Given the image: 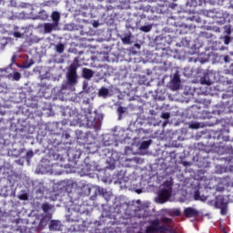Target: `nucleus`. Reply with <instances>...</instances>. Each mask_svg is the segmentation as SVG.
I'll list each match as a JSON object with an SVG mask.
<instances>
[{
  "mask_svg": "<svg viewBox=\"0 0 233 233\" xmlns=\"http://www.w3.org/2000/svg\"><path fill=\"white\" fill-rule=\"evenodd\" d=\"M177 216H179V211L177 212Z\"/></svg>",
  "mask_w": 233,
  "mask_h": 233,
  "instance_id": "a19ab883",
  "label": "nucleus"
},
{
  "mask_svg": "<svg viewBox=\"0 0 233 233\" xmlns=\"http://www.w3.org/2000/svg\"><path fill=\"white\" fill-rule=\"evenodd\" d=\"M199 127H200L199 123L195 122V123L190 124L189 128L198 130V128H199Z\"/></svg>",
  "mask_w": 233,
  "mask_h": 233,
  "instance_id": "bb28decb",
  "label": "nucleus"
},
{
  "mask_svg": "<svg viewBox=\"0 0 233 233\" xmlns=\"http://www.w3.org/2000/svg\"><path fill=\"white\" fill-rule=\"evenodd\" d=\"M149 3H154V2H156V1H161V2H163V3H167V1H168V0H147Z\"/></svg>",
  "mask_w": 233,
  "mask_h": 233,
  "instance_id": "72a5a7b5",
  "label": "nucleus"
},
{
  "mask_svg": "<svg viewBox=\"0 0 233 233\" xmlns=\"http://www.w3.org/2000/svg\"><path fill=\"white\" fill-rule=\"evenodd\" d=\"M150 147V140L149 141H143L140 144V150H147Z\"/></svg>",
  "mask_w": 233,
  "mask_h": 233,
  "instance_id": "412c9836",
  "label": "nucleus"
},
{
  "mask_svg": "<svg viewBox=\"0 0 233 233\" xmlns=\"http://www.w3.org/2000/svg\"><path fill=\"white\" fill-rule=\"evenodd\" d=\"M132 39V34H126L122 38V43L124 45H130V40Z\"/></svg>",
  "mask_w": 233,
  "mask_h": 233,
  "instance_id": "dca6fc26",
  "label": "nucleus"
},
{
  "mask_svg": "<svg viewBox=\"0 0 233 233\" xmlns=\"http://www.w3.org/2000/svg\"><path fill=\"white\" fill-rule=\"evenodd\" d=\"M87 86H88L87 85H84V90L85 92H86V94H88V89H86Z\"/></svg>",
  "mask_w": 233,
  "mask_h": 233,
  "instance_id": "e433bc0d",
  "label": "nucleus"
},
{
  "mask_svg": "<svg viewBox=\"0 0 233 233\" xmlns=\"http://www.w3.org/2000/svg\"><path fill=\"white\" fill-rule=\"evenodd\" d=\"M79 66V57H75L73 60V63L69 66L67 74H66V79L67 84L70 85V86H74V85H77V67Z\"/></svg>",
  "mask_w": 233,
  "mask_h": 233,
  "instance_id": "f257e3e1",
  "label": "nucleus"
},
{
  "mask_svg": "<svg viewBox=\"0 0 233 233\" xmlns=\"http://www.w3.org/2000/svg\"><path fill=\"white\" fill-rule=\"evenodd\" d=\"M161 223H165L166 225H172V218L164 217L160 219Z\"/></svg>",
  "mask_w": 233,
  "mask_h": 233,
  "instance_id": "5701e85b",
  "label": "nucleus"
},
{
  "mask_svg": "<svg viewBox=\"0 0 233 233\" xmlns=\"http://www.w3.org/2000/svg\"><path fill=\"white\" fill-rule=\"evenodd\" d=\"M20 199H22L23 201H28V195L26 193L22 194L20 196Z\"/></svg>",
  "mask_w": 233,
  "mask_h": 233,
  "instance_id": "7c9ffc66",
  "label": "nucleus"
},
{
  "mask_svg": "<svg viewBox=\"0 0 233 233\" xmlns=\"http://www.w3.org/2000/svg\"><path fill=\"white\" fill-rule=\"evenodd\" d=\"M62 137L64 139H70V134H68L67 132L62 131Z\"/></svg>",
  "mask_w": 233,
  "mask_h": 233,
  "instance_id": "c756f323",
  "label": "nucleus"
},
{
  "mask_svg": "<svg viewBox=\"0 0 233 233\" xmlns=\"http://www.w3.org/2000/svg\"><path fill=\"white\" fill-rule=\"evenodd\" d=\"M162 119H170V113L166 112L161 114Z\"/></svg>",
  "mask_w": 233,
  "mask_h": 233,
  "instance_id": "cd10ccee",
  "label": "nucleus"
},
{
  "mask_svg": "<svg viewBox=\"0 0 233 233\" xmlns=\"http://www.w3.org/2000/svg\"><path fill=\"white\" fill-rule=\"evenodd\" d=\"M172 198V184L170 182H164V188L158 192L159 203H167Z\"/></svg>",
  "mask_w": 233,
  "mask_h": 233,
  "instance_id": "f03ea898",
  "label": "nucleus"
},
{
  "mask_svg": "<svg viewBox=\"0 0 233 233\" xmlns=\"http://www.w3.org/2000/svg\"><path fill=\"white\" fill-rule=\"evenodd\" d=\"M200 83H201V85H208V86H210V85H212V81H210V79H207V76L201 77Z\"/></svg>",
  "mask_w": 233,
  "mask_h": 233,
  "instance_id": "4be33fe9",
  "label": "nucleus"
},
{
  "mask_svg": "<svg viewBox=\"0 0 233 233\" xmlns=\"http://www.w3.org/2000/svg\"><path fill=\"white\" fill-rule=\"evenodd\" d=\"M50 230H60L61 229V221L59 220H51L49 224Z\"/></svg>",
  "mask_w": 233,
  "mask_h": 233,
  "instance_id": "ddd939ff",
  "label": "nucleus"
},
{
  "mask_svg": "<svg viewBox=\"0 0 233 233\" xmlns=\"http://www.w3.org/2000/svg\"><path fill=\"white\" fill-rule=\"evenodd\" d=\"M102 194L105 197V189H102Z\"/></svg>",
  "mask_w": 233,
  "mask_h": 233,
  "instance_id": "4c0bfd02",
  "label": "nucleus"
},
{
  "mask_svg": "<svg viewBox=\"0 0 233 233\" xmlns=\"http://www.w3.org/2000/svg\"><path fill=\"white\" fill-rule=\"evenodd\" d=\"M51 19L55 25L59 26V21H61V14L57 11H54L51 15Z\"/></svg>",
  "mask_w": 233,
  "mask_h": 233,
  "instance_id": "f8f14e48",
  "label": "nucleus"
},
{
  "mask_svg": "<svg viewBox=\"0 0 233 233\" xmlns=\"http://www.w3.org/2000/svg\"><path fill=\"white\" fill-rule=\"evenodd\" d=\"M25 157H26V161H30V159L34 157V151L32 150L27 151Z\"/></svg>",
  "mask_w": 233,
  "mask_h": 233,
  "instance_id": "a878e982",
  "label": "nucleus"
},
{
  "mask_svg": "<svg viewBox=\"0 0 233 233\" xmlns=\"http://www.w3.org/2000/svg\"><path fill=\"white\" fill-rule=\"evenodd\" d=\"M161 221L159 218H156L150 221V227L155 229V231L158 233H166L170 232V226L162 225L160 226Z\"/></svg>",
  "mask_w": 233,
  "mask_h": 233,
  "instance_id": "7ed1b4c3",
  "label": "nucleus"
},
{
  "mask_svg": "<svg viewBox=\"0 0 233 233\" xmlns=\"http://www.w3.org/2000/svg\"><path fill=\"white\" fill-rule=\"evenodd\" d=\"M194 199L195 201H207V197H201L199 190H197L195 191V194H194Z\"/></svg>",
  "mask_w": 233,
  "mask_h": 233,
  "instance_id": "f3484780",
  "label": "nucleus"
},
{
  "mask_svg": "<svg viewBox=\"0 0 233 233\" xmlns=\"http://www.w3.org/2000/svg\"><path fill=\"white\" fill-rule=\"evenodd\" d=\"M230 41H231L230 36H228V35L224 36V44L225 45H229Z\"/></svg>",
  "mask_w": 233,
  "mask_h": 233,
  "instance_id": "c85d7f7f",
  "label": "nucleus"
},
{
  "mask_svg": "<svg viewBox=\"0 0 233 233\" xmlns=\"http://www.w3.org/2000/svg\"><path fill=\"white\" fill-rule=\"evenodd\" d=\"M15 59H16V56H13L12 58H11L12 63H15Z\"/></svg>",
  "mask_w": 233,
  "mask_h": 233,
  "instance_id": "c9c22d12",
  "label": "nucleus"
},
{
  "mask_svg": "<svg viewBox=\"0 0 233 233\" xmlns=\"http://www.w3.org/2000/svg\"><path fill=\"white\" fill-rule=\"evenodd\" d=\"M227 33H228V34H230V29H228V30L227 31Z\"/></svg>",
  "mask_w": 233,
  "mask_h": 233,
  "instance_id": "58836bf2",
  "label": "nucleus"
},
{
  "mask_svg": "<svg viewBox=\"0 0 233 233\" xmlns=\"http://www.w3.org/2000/svg\"><path fill=\"white\" fill-rule=\"evenodd\" d=\"M228 204L225 202V196L218 195V197H216L215 207L217 208H219L221 207H225Z\"/></svg>",
  "mask_w": 233,
  "mask_h": 233,
  "instance_id": "1a4fd4ad",
  "label": "nucleus"
},
{
  "mask_svg": "<svg viewBox=\"0 0 233 233\" xmlns=\"http://www.w3.org/2000/svg\"><path fill=\"white\" fill-rule=\"evenodd\" d=\"M13 35H14V37H16V38H21V37H23V35L21 34V32H15L14 34H13Z\"/></svg>",
  "mask_w": 233,
  "mask_h": 233,
  "instance_id": "2f4dec72",
  "label": "nucleus"
},
{
  "mask_svg": "<svg viewBox=\"0 0 233 233\" xmlns=\"http://www.w3.org/2000/svg\"><path fill=\"white\" fill-rule=\"evenodd\" d=\"M56 52L57 54H63V52H65V44H57L56 46Z\"/></svg>",
  "mask_w": 233,
  "mask_h": 233,
  "instance_id": "6ab92c4d",
  "label": "nucleus"
},
{
  "mask_svg": "<svg viewBox=\"0 0 233 233\" xmlns=\"http://www.w3.org/2000/svg\"><path fill=\"white\" fill-rule=\"evenodd\" d=\"M0 71H1V72H5V70H3V69H0Z\"/></svg>",
  "mask_w": 233,
  "mask_h": 233,
  "instance_id": "79ce46f5",
  "label": "nucleus"
},
{
  "mask_svg": "<svg viewBox=\"0 0 233 233\" xmlns=\"http://www.w3.org/2000/svg\"><path fill=\"white\" fill-rule=\"evenodd\" d=\"M9 77H12L13 81H19V79H21V73L14 72L9 75Z\"/></svg>",
  "mask_w": 233,
  "mask_h": 233,
  "instance_id": "aec40b11",
  "label": "nucleus"
},
{
  "mask_svg": "<svg viewBox=\"0 0 233 233\" xmlns=\"http://www.w3.org/2000/svg\"><path fill=\"white\" fill-rule=\"evenodd\" d=\"M181 86V78L178 75H174L173 79L171 80V88L173 90H179Z\"/></svg>",
  "mask_w": 233,
  "mask_h": 233,
  "instance_id": "0eeeda50",
  "label": "nucleus"
},
{
  "mask_svg": "<svg viewBox=\"0 0 233 233\" xmlns=\"http://www.w3.org/2000/svg\"><path fill=\"white\" fill-rule=\"evenodd\" d=\"M227 95H222V97L225 99V96H226Z\"/></svg>",
  "mask_w": 233,
  "mask_h": 233,
  "instance_id": "ea45409f",
  "label": "nucleus"
},
{
  "mask_svg": "<svg viewBox=\"0 0 233 233\" xmlns=\"http://www.w3.org/2000/svg\"><path fill=\"white\" fill-rule=\"evenodd\" d=\"M179 34H188V31L187 29H183V27H180Z\"/></svg>",
  "mask_w": 233,
  "mask_h": 233,
  "instance_id": "473e14b6",
  "label": "nucleus"
},
{
  "mask_svg": "<svg viewBox=\"0 0 233 233\" xmlns=\"http://www.w3.org/2000/svg\"><path fill=\"white\" fill-rule=\"evenodd\" d=\"M117 114H118V119H123V114H125V112H127V107H123V106H118L117 110H116Z\"/></svg>",
  "mask_w": 233,
  "mask_h": 233,
  "instance_id": "a211bd4d",
  "label": "nucleus"
},
{
  "mask_svg": "<svg viewBox=\"0 0 233 233\" xmlns=\"http://www.w3.org/2000/svg\"><path fill=\"white\" fill-rule=\"evenodd\" d=\"M227 206H222L220 208H219L220 209V214L221 216H227Z\"/></svg>",
  "mask_w": 233,
  "mask_h": 233,
  "instance_id": "393cba45",
  "label": "nucleus"
},
{
  "mask_svg": "<svg viewBox=\"0 0 233 233\" xmlns=\"http://www.w3.org/2000/svg\"><path fill=\"white\" fill-rule=\"evenodd\" d=\"M224 233H227V231H224Z\"/></svg>",
  "mask_w": 233,
  "mask_h": 233,
  "instance_id": "37998d69",
  "label": "nucleus"
},
{
  "mask_svg": "<svg viewBox=\"0 0 233 233\" xmlns=\"http://www.w3.org/2000/svg\"><path fill=\"white\" fill-rule=\"evenodd\" d=\"M59 28V25H56L55 23H46L44 25V32L45 34H52L53 30H57Z\"/></svg>",
  "mask_w": 233,
  "mask_h": 233,
  "instance_id": "6e6552de",
  "label": "nucleus"
},
{
  "mask_svg": "<svg viewBox=\"0 0 233 233\" xmlns=\"http://www.w3.org/2000/svg\"><path fill=\"white\" fill-rule=\"evenodd\" d=\"M184 216L186 218H198L199 216V211L194 208H186L184 209Z\"/></svg>",
  "mask_w": 233,
  "mask_h": 233,
  "instance_id": "423d86ee",
  "label": "nucleus"
},
{
  "mask_svg": "<svg viewBox=\"0 0 233 233\" xmlns=\"http://www.w3.org/2000/svg\"><path fill=\"white\" fill-rule=\"evenodd\" d=\"M68 125V120L64 119L60 122L56 123V128L57 132H64L65 131V127Z\"/></svg>",
  "mask_w": 233,
  "mask_h": 233,
  "instance_id": "9b49d317",
  "label": "nucleus"
},
{
  "mask_svg": "<svg viewBox=\"0 0 233 233\" xmlns=\"http://www.w3.org/2000/svg\"><path fill=\"white\" fill-rule=\"evenodd\" d=\"M82 77H84V79H92V77H94V71L92 69L84 67L82 69Z\"/></svg>",
  "mask_w": 233,
  "mask_h": 233,
  "instance_id": "9d476101",
  "label": "nucleus"
},
{
  "mask_svg": "<svg viewBox=\"0 0 233 233\" xmlns=\"http://www.w3.org/2000/svg\"><path fill=\"white\" fill-rule=\"evenodd\" d=\"M76 135L77 139H81L84 141H86V139H88V135L81 130H76Z\"/></svg>",
  "mask_w": 233,
  "mask_h": 233,
  "instance_id": "4468645a",
  "label": "nucleus"
},
{
  "mask_svg": "<svg viewBox=\"0 0 233 233\" xmlns=\"http://www.w3.org/2000/svg\"><path fill=\"white\" fill-rule=\"evenodd\" d=\"M108 94H110V91L106 87H102L98 91V96L100 97H108Z\"/></svg>",
  "mask_w": 233,
  "mask_h": 233,
  "instance_id": "2eb2a0df",
  "label": "nucleus"
},
{
  "mask_svg": "<svg viewBox=\"0 0 233 233\" xmlns=\"http://www.w3.org/2000/svg\"><path fill=\"white\" fill-rule=\"evenodd\" d=\"M197 21V23H199L200 21H201V19L200 18H196V16H193L192 18H191V21Z\"/></svg>",
  "mask_w": 233,
  "mask_h": 233,
  "instance_id": "f704fd0d",
  "label": "nucleus"
},
{
  "mask_svg": "<svg viewBox=\"0 0 233 233\" xmlns=\"http://www.w3.org/2000/svg\"><path fill=\"white\" fill-rule=\"evenodd\" d=\"M42 210L43 212H48L50 210V204L45 203L42 205Z\"/></svg>",
  "mask_w": 233,
  "mask_h": 233,
  "instance_id": "b1692460",
  "label": "nucleus"
},
{
  "mask_svg": "<svg viewBox=\"0 0 233 233\" xmlns=\"http://www.w3.org/2000/svg\"><path fill=\"white\" fill-rule=\"evenodd\" d=\"M143 19H147V15L145 14L140 15V20L137 21V26H140L139 30L147 34L150 32V30H152V25H141Z\"/></svg>",
  "mask_w": 233,
  "mask_h": 233,
  "instance_id": "39448f33",
  "label": "nucleus"
},
{
  "mask_svg": "<svg viewBox=\"0 0 233 233\" xmlns=\"http://www.w3.org/2000/svg\"><path fill=\"white\" fill-rule=\"evenodd\" d=\"M86 125L89 128H99L101 127V119L89 114L86 116Z\"/></svg>",
  "mask_w": 233,
  "mask_h": 233,
  "instance_id": "20e7f679",
  "label": "nucleus"
}]
</instances>
